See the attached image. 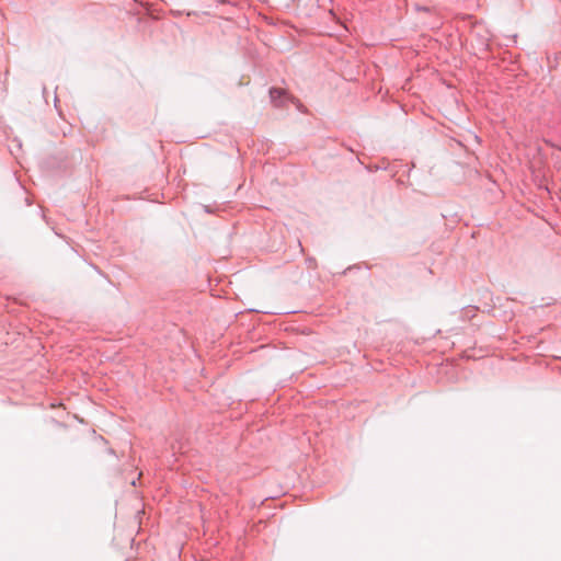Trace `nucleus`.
Segmentation results:
<instances>
[{"instance_id": "1", "label": "nucleus", "mask_w": 561, "mask_h": 561, "mask_svg": "<svg viewBox=\"0 0 561 561\" xmlns=\"http://www.w3.org/2000/svg\"><path fill=\"white\" fill-rule=\"evenodd\" d=\"M285 94L283 89L273 88L270 91V95L273 102H276L277 99H280Z\"/></svg>"}]
</instances>
